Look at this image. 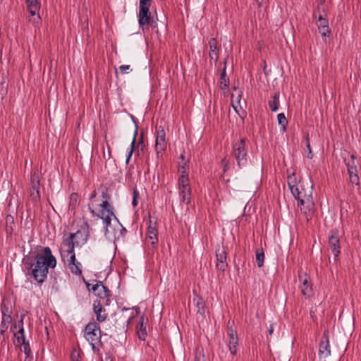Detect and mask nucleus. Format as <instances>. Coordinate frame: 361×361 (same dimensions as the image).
Instances as JSON below:
<instances>
[{"mask_svg":"<svg viewBox=\"0 0 361 361\" xmlns=\"http://www.w3.org/2000/svg\"><path fill=\"white\" fill-rule=\"evenodd\" d=\"M130 66L129 65H121L119 66V71L122 74H126L128 71L130 70Z\"/></svg>","mask_w":361,"mask_h":361,"instance_id":"obj_45","label":"nucleus"},{"mask_svg":"<svg viewBox=\"0 0 361 361\" xmlns=\"http://www.w3.org/2000/svg\"><path fill=\"white\" fill-rule=\"evenodd\" d=\"M12 322V317L11 315L6 314L2 315V320L1 323V334H4L5 331L8 329L9 324Z\"/></svg>","mask_w":361,"mask_h":361,"instance_id":"obj_25","label":"nucleus"},{"mask_svg":"<svg viewBox=\"0 0 361 361\" xmlns=\"http://www.w3.org/2000/svg\"><path fill=\"white\" fill-rule=\"evenodd\" d=\"M255 1H257L259 6H262L267 1V0H255Z\"/></svg>","mask_w":361,"mask_h":361,"instance_id":"obj_47","label":"nucleus"},{"mask_svg":"<svg viewBox=\"0 0 361 361\" xmlns=\"http://www.w3.org/2000/svg\"><path fill=\"white\" fill-rule=\"evenodd\" d=\"M228 346L231 354L233 355L237 353V346L238 345V337L235 331L230 329L228 331Z\"/></svg>","mask_w":361,"mask_h":361,"instance_id":"obj_20","label":"nucleus"},{"mask_svg":"<svg viewBox=\"0 0 361 361\" xmlns=\"http://www.w3.org/2000/svg\"><path fill=\"white\" fill-rule=\"evenodd\" d=\"M96 195H97V193H96V192H95V191H94V192L90 195V203L88 204V206H89V205L92 202H94L98 203V204L102 203V200H103L102 196V195L100 196L101 200H96V199H95V198H96Z\"/></svg>","mask_w":361,"mask_h":361,"instance_id":"obj_41","label":"nucleus"},{"mask_svg":"<svg viewBox=\"0 0 361 361\" xmlns=\"http://www.w3.org/2000/svg\"><path fill=\"white\" fill-rule=\"evenodd\" d=\"M209 56L212 61L215 63L218 61L219 55V49L218 47V42L215 38H212L209 41Z\"/></svg>","mask_w":361,"mask_h":361,"instance_id":"obj_23","label":"nucleus"},{"mask_svg":"<svg viewBox=\"0 0 361 361\" xmlns=\"http://www.w3.org/2000/svg\"><path fill=\"white\" fill-rule=\"evenodd\" d=\"M277 120L279 125L281 126V129L283 132L286 130V126L288 125V121L283 113H280L277 116Z\"/></svg>","mask_w":361,"mask_h":361,"instance_id":"obj_32","label":"nucleus"},{"mask_svg":"<svg viewBox=\"0 0 361 361\" xmlns=\"http://www.w3.org/2000/svg\"><path fill=\"white\" fill-rule=\"evenodd\" d=\"M273 331H274V327H273V325L271 324L268 329L269 334L271 335L273 334Z\"/></svg>","mask_w":361,"mask_h":361,"instance_id":"obj_48","label":"nucleus"},{"mask_svg":"<svg viewBox=\"0 0 361 361\" xmlns=\"http://www.w3.org/2000/svg\"><path fill=\"white\" fill-rule=\"evenodd\" d=\"M287 183L290 192L293 190V188H297L298 182L296 181V178L294 173L288 176Z\"/></svg>","mask_w":361,"mask_h":361,"instance_id":"obj_33","label":"nucleus"},{"mask_svg":"<svg viewBox=\"0 0 361 361\" xmlns=\"http://www.w3.org/2000/svg\"><path fill=\"white\" fill-rule=\"evenodd\" d=\"M102 203L92 202L89 205L90 212L92 216L102 220L104 235L107 239L118 240L126 232V229L116 216L114 207L110 202L111 197L106 190L102 191Z\"/></svg>","mask_w":361,"mask_h":361,"instance_id":"obj_1","label":"nucleus"},{"mask_svg":"<svg viewBox=\"0 0 361 361\" xmlns=\"http://www.w3.org/2000/svg\"><path fill=\"white\" fill-rule=\"evenodd\" d=\"M354 173H349L350 181L351 183L355 184V185H360V178L357 175V171H353Z\"/></svg>","mask_w":361,"mask_h":361,"instance_id":"obj_39","label":"nucleus"},{"mask_svg":"<svg viewBox=\"0 0 361 361\" xmlns=\"http://www.w3.org/2000/svg\"><path fill=\"white\" fill-rule=\"evenodd\" d=\"M39 185L40 180L39 176L35 175V173L32 174L31 176V188L30 191V196L31 200L35 202H38L40 198Z\"/></svg>","mask_w":361,"mask_h":361,"instance_id":"obj_14","label":"nucleus"},{"mask_svg":"<svg viewBox=\"0 0 361 361\" xmlns=\"http://www.w3.org/2000/svg\"><path fill=\"white\" fill-rule=\"evenodd\" d=\"M312 157H313L312 152H311V154H310V152H309V153H308V154H307V157H308L309 159H312Z\"/></svg>","mask_w":361,"mask_h":361,"instance_id":"obj_53","label":"nucleus"},{"mask_svg":"<svg viewBox=\"0 0 361 361\" xmlns=\"http://www.w3.org/2000/svg\"><path fill=\"white\" fill-rule=\"evenodd\" d=\"M318 3V6L320 8V11H322V13L326 12V8L324 6H323V4H324L325 0H316Z\"/></svg>","mask_w":361,"mask_h":361,"instance_id":"obj_46","label":"nucleus"},{"mask_svg":"<svg viewBox=\"0 0 361 361\" xmlns=\"http://www.w3.org/2000/svg\"><path fill=\"white\" fill-rule=\"evenodd\" d=\"M222 162H223V163H225V166H224V171H226V169H227V162H226V159H225V158L222 160Z\"/></svg>","mask_w":361,"mask_h":361,"instance_id":"obj_49","label":"nucleus"},{"mask_svg":"<svg viewBox=\"0 0 361 361\" xmlns=\"http://www.w3.org/2000/svg\"><path fill=\"white\" fill-rule=\"evenodd\" d=\"M89 232L87 228L78 230L75 233H71L68 236H63L61 248L63 250L75 251V247H82L88 239Z\"/></svg>","mask_w":361,"mask_h":361,"instance_id":"obj_4","label":"nucleus"},{"mask_svg":"<svg viewBox=\"0 0 361 361\" xmlns=\"http://www.w3.org/2000/svg\"><path fill=\"white\" fill-rule=\"evenodd\" d=\"M23 264L33 279L37 283H42L47 278L49 269H54L56 266V259L50 247H44L42 253L36 255L34 258L30 256L23 257Z\"/></svg>","mask_w":361,"mask_h":361,"instance_id":"obj_2","label":"nucleus"},{"mask_svg":"<svg viewBox=\"0 0 361 361\" xmlns=\"http://www.w3.org/2000/svg\"><path fill=\"white\" fill-rule=\"evenodd\" d=\"M139 192L136 190V189H134L133 190V201H132V204L133 207H136L137 205V199L139 198Z\"/></svg>","mask_w":361,"mask_h":361,"instance_id":"obj_42","label":"nucleus"},{"mask_svg":"<svg viewBox=\"0 0 361 361\" xmlns=\"http://www.w3.org/2000/svg\"><path fill=\"white\" fill-rule=\"evenodd\" d=\"M136 135H137V130H135V132L133 140L130 144V147L129 148L128 152V154H127L126 160V164H128L129 163L130 159L133 153L134 147H135V145Z\"/></svg>","mask_w":361,"mask_h":361,"instance_id":"obj_34","label":"nucleus"},{"mask_svg":"<svg viewBox=\"0 0 361 361\" xmlns=\"http://www.w3.org/2000/svg\"><path fill=\"white\" fill-rule=\"evenodd\" d=\"M20 351L23 352L26 356V358H32V354L30 349V343L27 341L20 345Z\"/></svg>","mask_w":361,"mask_h":361,"instance_id":"obj_31","label":"nucleus"},{"mask_svg":"<svg viewBox=\"0 0 361 361\" xmlns=\"http://www.w3.org/2000/svg\"><path fill=\"white\" fill-rule=\"evenodd\" d=\"M291 194L298 200V206H300L301 212L309 221L315 212V204L312 199V185L306 188L303 183L299 181L296 188H293Z\"/></svg>","mask_w":361,"mask_h":361,"instance_id":"obj_3","label":"nucleus"},{"mask_svg":"<svg viewBox=\"0 0 361 361\" xmlns=\"http://www.w3.org/2000/svg\"><path fill=\"white\" fill-rule=\"evenodd\" d=\"M195 361H207V357L203 349L196 348L195 351Z\"/></svg>","mask_w":361,"mask_h":361,"instance_id":"obj_37","label":"nucleus"},{"mask_svg":"<svg viewBox=\"0 0 361 361\" xmlns=\"http://www.w3.org/2000/svg\"><path fill=\"white\" fill-rule=\"evenodd\" d=\"M319 31L323 37L327 36L330 33L329 27H322L319 29Z\"/></svg>","mask_w":361,"mask_h":361,"instance_id":"obj_44","label":"nucleus"},{"mask_svg":"<svg viewBox=\"0 0 361 361\" xmlns=\"http://www.w3.org/2000/svg\"><path fill=\"white\" fill-rule=\"evenodd\" d=\"M6 231L7 233L11 234L13 231V225L14 224L13 216L8 214L6 217Z\"/></svg>","mask_w":361,"mask_h":361,"instance_id":"obj_30","label":"nucleus"},{"mask_svg":"<svg viewBox=\"0 0 361 361\" xmlns=\"http://www.w3.org/2000/svg\"><path fill=\"white\" fill-rule=\"evenodd\" d=\"M269 106L274 112L279 109V93L276 92L272 97V99L269 101Z\"/></svg>","mask_w":361,"mask_h":361,"instance_id":"obj_27","label":"nucleus"},{"mask_svg":"<svg viewBox=\"0 0 361 361\" xmlns=\"http://www.w3.org/2000/svg\"><path fill=\"white\" fill-rule=\"evenodd\" d=\"M143 320H144V318L142 317L141 318V321L139 323L140 329H139V331L137 332L139 338L142 339V340H145V336H147L146 329L143 326Z\"/></svg>","mask_w":361,"mask_h":361,"instance_id":"obj_38","label":"nucleus"},{"mask_svg":"<svg viewBox=\"0 0 361 361\" xmlns=\"http://www.w3.org/2000/svg\"><path fill=\"white\" fill-rule=\"evenodd\" d=\"M90 286V284H87V287ZM89 290H91L92 293L99 297L102 300H106V298L109 295V290L104 286V284L101 281H98L96 284L93 285L91 288H88Z\"/></svg>","mask_w":361,"mask_h":361,"instance_id":"obj_15","label":"nucleus"},{"mask_svg":"<svg viewBox=\"0 0 361 361\" xmlns=\"http://www.w3.org/2000/svg\"><path fill=\"white\" fill-rule=\"evenodd\" d=\"M264 253L262 250H257L256 251V262L258 267H262L264 264Z\"/></svg>","mask_w":361,"mask_h":361,"instance_id":"obj_35","label":"nucleus"},{"mask_svg":"<svg viewBox=\"0 0 361 361\" xmlns=\"http://www.w3.org/2000/svg\"><path fill=\"white\" fill-rule=\"evenodd\" d=\"M216 269L219 271L224 272L228 266V264L226 262L227 255L225 250L223 247L217 249L216 251Z\"/></svg>","mask_w":361,"mask_h":361,"instance_id":"obj_18","label":"nucleus"},{"mask_svg":"<svg viewBox=\"0 0 361 361\" xmlns=\"http://www.w3.org/2000/svg\"><path fill=\"white\" fill-rule=\"evenodd\" d=\"M189 164L188 161H184L179 162L178 164V171L180 173V176L188 177Z\"/></svg>","mask_w":361,"mask_h":361,"instance_id":"obj_28","label":"nucleus"},{"mask_svg":"<svg viewBox=\"0 0 361 361\" xmlns=\"http://www.w3.org/2000/svg\"><path fill=\"white\" fill-rule=\"evenodd\" d=\"M23 317L24 315H21L20 319L18 321L17 324H15L14 328H19L17 332L14 333V336L16 340V345H20L24 342L27 341L25 336L24 335V328H23Z\"/></svg>","mask_w":361,"mask_h":361,"instance_id":"obj_19","label":"nucleus"},{"mask_svg":"<svg viewBox=\"0 0 361 361\" xmlns=\"http://www.w3.org/2000/svg\"><path fill=\"white\" fill-rule=\"evenodd\" d=\"M84 337L91 345L94 353H99L102 345L100 326L96 322H89L84 329Z\"/></svg>","mask_w":361,"mask_h":361,"instance_id":"obj_5","label":"nucleus"},{"mask_svg":"<svg viewBox=\"0 0 361 361\" xmlns=\"http://www.w3.org/2000/svg\"><path fill=\"white\" fill-rule=\"evenodd\" d=\"M193 302L197 307V312L201 315L204 314V302L202 298L200 297L195 298L193 299Z\"/></svg>","mask_w":361,"mask_h":361,"instance_id":"obj_26","label":"nucleus"},{"mask_svg":"<svg viewBox=\"0 0 361 361\" xmlns=\"http://www.w3.org/2000/svg\"><path fill=\"white\" fill-rule=\"evenodd\" d=\"M158 231L157 221H153L151 216H149L147 240L153 247H157L158 244Z\"/></svg>","mask_w":361,"mask_h":361,"instance_id":"obj_11","label":"nucleus"},{"mask_svg":"<svg viewBox=\"0 0 361 361\" xmlns=\"http://www.w3.org/2000/svg\"><path fill=\"white\" fill-rule=\"evenodd\" d=\"M228 84H229V79L226 76V68H224L223 70V72L221 73V77H220L221 87L222 89L227 87L228 86Z\"/></svg>","mask_w":361,"mask_h":361,"instance_id":"obj_36","label":"nucleus"},{"mask_svg":"<svg viewBox=\"0 0 361 361\" xmlns=\"http://www.w3.org/2000/svg\"><path fill=\"white\" fill-rule=\"evenodd\" d=\"M232 154L235 159L238 166L240 168H242L247 164V150L246 148L245 140L244 138L233 144Z\"/></svg>","mask_w":361,"mask_h":361,"instance_id":"obj_7","label":"nucleus"},{"mask_svg":"<svg viewBox=\"0 0 361 361\" xmlns=\"http://www.w3.org/2000/svg\"><path fill=\"white\" fill-rule=\"evenodd\" d=\"M71 358L72 361H82L80 353L75 350L72 352Z\"/></svg>","mask_w":361,"mask_h":361,"instance_id":"obj_43","label":"nucleus"},{"mask_svg":"<svg viewBox=\"0 0 361 361\" xmlns=\"http://www.w3.org/2000/svg\"><path fill=\"white\" fill-rule=\"evenodd\" d=\"M319 355L326 357L331 355V347L329 340L328 331H325L321 338L319 347Z\"/></svg>","mask_w":361,"mask_h":361,"instance_id":"obj_16","label":"nucleus"},{"mask_svg":"<svg viewBox=\"0 0 361 361\" xmlns=\"http://www.w3.org/2000/svg\"><path fill=\"white\" fill-rule=\"evenodd\" d=\"M180 158L182 159V161H186L185 159V155L183 154H180Z\"/></svg>","mask_w":361,"mask_h":361,"instance_id":"obj_52","label":"nucleus"},{"mask_svg":"<svg viewBox=\"0 0 361 361\" xmlns=\"http://www.w3.org/2000/svg\"><path fill=\"white\" fill-rule=\"evenodd\" d=\"M105 361H113V358L110 355H107L105 357Z\"/></svg>","mask_w":361,"mask_h":361,"instance_id":"obj_50","label":"nucleus"},{"mask_svg":"<svg viewBox=\"0 0 361 361\" xmlns=\"http://www.w3.org/2000/svg\"><path fill=\"white\" fill-rule=\"evenodd\" d=\"M178 195L181 198V202L188 205L191 201V187L189 178L179 176L178 180Z\"/></svg>","mask_w":361,"mask_h":361,"instance_id":"obj_9","label":"nucleus"},{"mask_svg":"<svg viewBox=\"0 0 361 361\" xmlns=\"http://www.w3.org/2000/svg\"><path fill=\"white\" fill-rule=\"evenodd\" d=\"M242 96V92H240L238 95L235 97V95L233 94L231 96V104L235 111L240 115V110H242V106L240 105V99Z\"/></svg>","mask_w":361,"mask_h":361,"instance_id":"obj_24","label":"nucleus"},{"mask_svg":"<svg viewBox=\"0 0 361 361\" xmlns=\"http://www.w3.org/2000/svg\"><path fill=\"white\" fill-rule=\"evenodd\" d=\"M152 3V0H139L138 23L142 30L147 28L150 23L149 8Z\"/></svg>","mask_w":361,"mask_h":361,"instance_id":"obj_8","label":"nucleus"},{"mask_svg":"<svg viewBox=\"0 0 361 361\" xmlns=\"http://www.w3.org/2000/svg\"><path fill=\"white\" fill-rule=\"evenodd\" d=\"M61 255L62 259L67 262V265L71 272L76 276L82 275V264L77 261L75 251L61 249Z\"/></svg>","mask_w":361,"mask_h":361,"instance_id":"obj_6","label":"nucleus"},{"mask_svg":"<svg viewBox=\"0 0 361 361\" xmlns=\"http://www.w3.org/2000/svg\"><path fill=\"white\" fill-rule=\"evenodd\" d=\"M93 310L99 322H104L106 319L108 314L105 312V310L103 309L102 302L100 300L94 302Z\"/></svg>","mask_w":361,"mask_h":361,"instance_id":"obj_22","label":"nucleus"},{"mask_svg":"<svg viewBox=\"0 0 361 361\" xmlns=\"http://www.w3.org/2000/svg\"><path fill=\"white\" fill-rule=\"evenodd\" d=\"M27 7L30 15L29 21L37 25L40 21L39 11L40 9V2L38 0H27Z\"/></svg>","mask_w":361,"mask_h":361,"instance_id":"obj_10","label":"nucleus"},{"mask_svg":"<svg viewBox=\"0 0 361 361\" xmlns=\"http://www.w3.org/2000/svg\"><path fill=\"white\" fill-rule=\"evenodd\" d=\"M307 149H308V150H309V152H310V154H311V151H312V149H311L310 144V142H309V141H308V140H307Z\"/></svg>","mask_w":361,"mask_h":361,"instance_id":"obj_51","label":"nucleus"},{"mask_svg":"<svg viewBox=\"0 0 361 361\" xmlns=\"http://www.w3.org/2000/svg\"><path fill=\"white\" fill-rule=\"evenodd\" d=\"M346 166L348 168V173H354L353 171H357L355 155L352 154L350 159L346 161Z\"/></svg>","mask_w":361,"mask_h":361,"instance_id":"obj_29","label":"nucleus"},{"mask_svg":"<svg viewBox=\"0 0 361 361\" xmlns=\"http://www.w3.org/2000/svg\"><path fill=\"white\" fill-rule=\"evenodd\" d=\"M1 313L2 315H11L12 314V310L11 307H7L5 304H2L1 306Z\"/></svg>","mask_w":361,"mask_h":361,"instance_id":"obj_40","label":"nucleus"},{"mask_svg":"<svg viewBox=\"0 0 361 361\" xmlns=\"http://www.w3.org/2000/svg\"><path fill=\"white\" fill-rule=\"evenodd\" d=\"M313 16L314 18H317V25L318 29L329 27V21L326 18V12L322 13V11H320L319 6L317 7V8L314 10Z\"/></svg>","mask_w":361,"mask_h":361,"instance_id":"obj_21","label":"nucleus"},{"mask_svg":"<svg viewBox=\"0 0 361 361\" xmlns=\"http://www.w3.org/2000/svg\"><path fill=\"white\" fill-rule=\"evenodd\" d=\"M299 279L302 283L301 286V291L304 296L310 297L312 294V285L309 282V278L307 276L305 272H300L299 273Z\"/></svg>","mask_w":361,"mask_h":361,"instance_id":"obj_17","label":"nucleus"},{"mask_svg":"<svg viewBox=\"0 0 361 361\" xmlns=\"http://www.w3.org/2000/svg\"><path fill=\"white\" fill-rule=\"evenodd\" d=\"M166 133L163 127L159 126L156 128L155 150L157 154L161 153L166 149Z\"/></svg>","mask_w":361,"mask_h":361,"instance_id":"obj_12","label":"nucleus"},{"mask_svg":"<svg viewBox=\"0 0 361 361\" xmlns=\"http://www.w3.org/2000/svg\"><path fill=\"white\" fill-rule=\"evenodd\" d=\"M329 245L335 257L341 254L340 239L338 231L336 229L331 230L329 236Z\"/></svg>","mask_w":361,"mask_h":361,"instance_id":"obj_13","label":"nucleus"}]
</instances>
